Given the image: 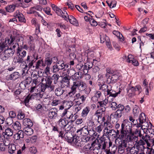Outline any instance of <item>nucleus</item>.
Masks as SVG:
<instances>
[{"instance_id": "obj_54", "label": "nucleus", "mask_w": 154, "mask_h": 154, "mask_svg": "<svg viewBox=\"0 0 154 154\" xmlns=\"http://www.w3.org/2000/svg\"><path fill=\"white\" fill-rule=\"evenodd\" d=\"M60 103L61 101L60 100L54 99L51 103V105L52 106H56L60 104Z\"/></svg>"}, {"instance_id": "obj_17", "label": "nucleus", "mask_w": 154, "mask_h": 154, "mask_svg": "<svg viewBox=\"0 0 154 154\" xmlns=\"http://www.w3.org/2000/svg\"><path fill=\"white\" fill-rule=\"evenodd\" d=\"M27 80H28V81L27 80H24L21 82L19 86L21 89H25L31 82V80L30 77H28L27 79Z\"/></svg>"}, {"instance_id": "obj_2", "label": "nucleus", "mask_w": 154, "mask_h": 154, "mask_svg": "<svg viewBox=\"0 0 154 154\" xmlns=\"http://www.w3.org/2000/svg\"><path fill=\"white\" fill-rule=\"evenodd\" d=\"M97 143H96V140L91 143V146H92V147L93 148V150L95 151L96 152L98 153V152H97L96 151L97 150L99 151V150L101 149H101L105 150L106 154H112L115 153V149L116 148L114 146L112 147L113 149H114V150L111 152L110 151V149H109V150L105 149L106 145L108 144V142L106 141V140L104 138H100L97 140Z\"/></svg>"}, {"instance_id": "obj_46", "label": "nucleus", "mask_w": 154, "mask_h": 154, "mask_svg": "<svg viewBox=\"0 0 154 154\" xmlns=\"http://www.w3.org/2000/svg\"><path fill=\"white\" fill-rule=\"evenodd\" d=\"M58 64H59V62H57L56 64L53 66L52 71L53 73L58 72L60 70L58 66Z\"/></svg>"}, {"instance_id": "obj_26", "label": "nucleus", "mask_w": 154, "mask_h": 154, "mask_svg": "<svg viewBox=\"0 0 154 154\" xmlns=\"http://www.w3.org/2000/svg\"><path fill=\"white\" fill-rule=\"evenodd\" d=\"M75 115V113L74 115L72 113L69 112V113L68 114V115H66V118L69 120L70 122H73L76 119V116H74V115Z\"/></svg>"}, {"instance_id": "obj_18", "label": "nucleus", "mask_w": 154, "mask_h": 154, "mask_svg": "<svg viewBox=\"0 0 154 154\" xmlns=\"http://www.w3.org/2000/svg\"><path fill=\"white\" fill-rule=\"evenodd\" d=\"M22 48L18 47L17 51V54L21 57L23 59L25 57L26 54V52L25 50H22Z\"/></svg>"}, {"instance_id": "obj_62", "label": "nucleus", "mask_w": 154, "mask_h": 154, "mask_svg": "<svg viewBox=\"0 0 154 154\" xmlns=\"http://www.w3.org/2000/svg\"><path fill=\"white\" fill-rule=\"evenodd\" d=\"M92 146H91V144H88L85 145L84 147V149L86 151H88L89 150H92L93 149L92 147Z\"/></svg>"}, {"instance_id": "obj_43", "label": "nucleus", "mask_w": 154, "mask_h": 154, "mask_svg": "<svg viewBox=\"0 0 154 154\" xmlns=\"http://www.w3.org/2000/svg\"><path fill=\"white\" fill-rule=\"evenodd\" d=\"M146 117L144 113H141L140 114L138 118L139 122H141V123H143V122L146 121Z\"/></svg>"}, {"instance_id": "obj_30", "label": "nucleus", "mask_w": 154, "mask_h": 154, "mask_svg": "<svg viewBox=\"0 0 154 154\" xmlns=\"http://www.w3.org/2000/svg\"><path fill=\"white\" fill-rule=\"evenodd\" d=\"M68 20H69L70 23L73 25L77 26L78 24L77 20L72 15H70L69 16H68Z\"/></svg>"}, {"instance_id": "obj_44", "label": "nucleus", "mask_w": 154, "mask_h": 154, "mask_svg": "<svg viewBox=\"0 0 154 154\" xmlns=\"http://www.w3.org/2000/svg\"><path fill=\"white\" fill-rule=\"evenodd\" d=\"M113 33L118 37H119L121 41H124V37L119 32L117 31L114 30L113 31Z\"/></svg>"}, {"instance_id": "obj_7", "label": "nucleus", "mask_w": 154, "mask_h": 154, "mask_svg": "<svg viewBox=\"0 0 154 154\" xmlns=\"http://www.w3.org/2000/svg\"><path fill=\"white\" fill-rule=\"evenodd\" d=\"M72 86L76 90L77 88L80 91H84L85 94H88L89 92L87 91V85L86 83L83 81L79 80H73Z\"/></svg>"}, {"instance_id": "obj_63", "label": "nucleus", "mask_w": 154, "mask_h": 154, "mask_svg": "<svg viewBox=\"0 0 154 154\" xmlns=\"http://www.w3.org/2000/svg\"><path fill=\"white\" fill-rule=\"evenodd\" d=\"M8 45L7 43H6L5 42H1L0 43V50L3 51L4 48L7 47Z\"/></svg>"}, {"instance_id": "obj_20", "label": "nucleus", "mask_w": 154, "mask_h": 154, "mask_svg": "<svg viewBox=\"0 0 154 154\" xmlns=\"http://www.w3.org/2000/svg\"><path fill=\"white\" fill-rule=\"evenodd\" d=\"M90 111V108L89 106H87L83 108L81 113V116L85 118L88 115Z\"/></svg>"}, {"instance_id": "obj_35", "label": "nucleus", "mask_w": 154, "mask_h": 154, "mask_svg": "<svg viewBox=\"0 0 154 154\" xmlns=\"http://www.w3.org/2000/svg\"><path fill=\"white\" fill-rule=\"evenodd\" d=\"M30 127H26L24 128L25 134L27 135H31L33 133V130Z\"/></svg>"}, {"instance_id": "obj_13", "label": "nucleus", "mask_w": 154, "mask_h": 154, "mask_svg": "<svg viewBox=\"0 0 154 154\" xmlns=\"http://www.w3.org/2000/svg\"><path fill=\"white\" fill-rule=\"evenodd\" d=\"M71 144L76 147L81 146L84 145V144L82 141L81 138L78 136L75 137H74Z\"/></svg>"}, {"instance_id": "obj_52", "label": "nucleus", "mask_w": 154, "mask_h": 154, "mask_svg": "<svg viewBox=\"0 0 154 154\" xmlns=\"http://www.w3.org/2000/svg\"><path fill=\"white\" fill-rule=\"evenodd\" d=\"M93 66V64L92 62H88L85 63V67L87 70L89 69L92 67Z\"/></svg>"}, {"instance_id": "obj_61", "label": "nucleus", "mask_w": 154, "mask_h": 154, "mask_svg": "<svg viewBox=\"0 0 154 154\" xmlns=\"http://www.w3.org/2000/svg\"><path fill=\"white\" fill-rule=\"evenodd\" d=\"M32 87H31L30 88V92L31 93H33L35 94H37V91L36 89V86L35 85H33Z\"/></svg>"}, {"instance_id": "obj_37", "label": "nucleus", "mask_w": 154, "mask_h": 154, "mask_svg": "<svg viewBox=\"0 0 154 154\" xmlns=\"http://www.w3.org/2000/svg\"><path fill=\"white\" fill-rule=\"evenodd\" d=\"M141 123L142 124L143 128L144 129H147V130L152 126V124L150 122L148 123L146 122V121L143 122V123Z\"/></svg>"}, {"instance_id": "obj_29", "label": "nucleus", "mask_w": 154, "mask_h": 154, "mask_svg": "<svg viewBox=\"0 0 154 154\" xmlns=\"http://www.w3.org/2000/svg\"><path fill=\"white\" fill-rule=\"evenodd\" d=\"M20 76V74L19 72H15L10 75L9 79L11 80H15L18 78Z\"/></svg>"}, {"instance_id": "obj_15", "label": "nucleus", "mask_w": 154, "mask_h": 154, "mask_svg": "<svg viewBox=\"0 0 154 154\" xmlns=\"http://www.w3.org/2000/svg\"><path fill=\"white\" fill-rule=\"evenodd\" d=\"M108 102V100L105 99L104 100L98 102L97 106L99 109L102 110V111H105L106 106Z\"/></svg>"}, {"instance_id": "obj_53", "label": "nucleus", "mask_w": 154, "mask_h": 154, "mask_svg": "<svg viewBox=\"0 0 154 154\" xmlns=\"http://www.w3.org/2000/svg\"><path fill=\"white\" fill-rule=\"evenodd\" d=\"M45 63L47 65V66H49L51 65L52 62V60L51 58L50 57H47L45 59Z\"/></svg>"}, {"instance_id": "obj_23", "label": "nucleus", "mask_w": 154, "mask_h": 154, "mask_svg": "<svg viewBox=\"0 0 154 154\" xmlns=\"http://www.w3.org/2000/svg\"><path fill=\"white\" fill-rule=\"evenodd\" d=\"M105 111H102V110L100 109L97 110L95 112L94 115L97 117L98 118V122H100V119L103 117V114H104V112Z\"/></svg>"}, {"instance_id": "obj_8", "label": "nucleus", "mask_w": 154, "mask_h": 154, "mask_svg": "<svg viewBox=\"0 0 154 154\" xmlns=\"http://www.w3.org/2000/svg\"><path fill=\"white\" fill-rule=\"evenodd\" d=\"M87 97L86 94H81L80 93H78L75 94L73 100L76 105H79L85 101Z\"/></svg>"}, {"instance_id": "obj_11", "label": "nucleus", "mask_w": 154, "mask_h": 154, "mask_svg": "<svg viewBox=\"0 0 154 154\" xmlns=\"http://www.w3.org/2000/svg\"><path fill=\"white\" fill-rule=\"evenodd\" d=\"M137 137V140L136 141H134L136 142L135 144V146L140 152H143L146 149V147L145 146L146 143L143 140L141 139L137 141L138 137Z\"/></svg>"}, {"instance_id": "obj_38", "label": "nucleus", "mask_w": 154, "mask_h": 154, "mask_svg": "<svg viewBox=\"0 0 154 154\" xmlns=\"http://www.w3.org/2000/svg\"><path fill=\"white\" fill-rule=\"evenodd\" d=\"M13 128L15 130H20L21 128V125L18 122H16L12 125Z\"/></svg>"}, {"instance_id": "obj_34", "label": "nucleus", "mask_w": 154, "mask_h": 154, "mask_svg": "<svg viewBox=\"0 0 154 154\" xmlns=\"http://www.w3.org/2000/svg\"><path fill=\"white\" fill-rule=\"evenodd\" d=\"M60 76L58 74H54L52 76L51 78V80H52L53 82V85H57L58 82V80Z\"/></svg>"}, {"instance_id": "obj_31", "label": "nucleus", "mask_w": 154, "mask_h": 154, "mask_svg": "<svg viewBox=\"0 0 154 154\" xmlns=\"http://www.w3.org/2000/svg\"><path fill=\"white\" fill-rule=\"evenodd\" d=\"M89 128L88 126H85L81 129H79L78 132H81L83 135H88V131Z\"/></svg>"}, {"instance_id": "obj_56", "label": "nucleus", "mask_w": 154, "mask_h": 154, "mask_svg": "<svg viewBox=\"0 0 154 154\" xmlns=\"http://www.w3.org/2000/svg\"><path fill=\"white\" fill-rule=\"evenodd\" d=\"M72 128V125H69L68 123L67 124H66V125L63 128V130L67 132L71 130Z\"/></svg>"}, {"instance_id": "obj_16", "label": "nucleus", "mask_w": 154, "mask_h": 154, "mask_svg": "<svg viewBox=\"0 0 154 154\" xmlns=\"http://www.w3.org/2000/svg\"><path fill=\"white\" fill-rule=\"evenodd\" d=\"M29 48L28 51L30 54H32V56L34 58H35L36 55V50L35 49V47L34 43H30L28 44Z\"/></svg>"}, {"instance_id": "obj_6", "label": "nucleus", "mask_w": 154, "mask_h": 154, "mask_svg": "<svg viewBox=\"0 0 154 154\" xmlns=\"http://www.w3.org/2000/svg\"><path fill=\"white\" fill-rule=\"evenodd\" d=\"M112 88L110 85H108L103 84L100 87V90L105 96L109 95V97H115L119 94H120V91H119L118 92H116L115 91L112 89Z\"/></svg>"}, {"instance_id": "obj_42", "label": "nucleus", "mask_w": 154, "mask_h": 154, "mask_svg": "<svg viewBox=\"0 0 154 154\" xmlns=\"http://www.w3.org/2000/svg\"><path fill=\"white\" fill-rule=\"evenodd\" d=\"M64 91L62 90L61 88L59 87L57 88L55 90V93L56 95L57 96H60L62 95Z\"/></svg>"}, {"instance_id": "obj_22", "label": "nucleus", "mask_w": 154, "mask_h": 154, "mask_svg": "<svg viewBox=\"0 0 154 154\" xmlns=\"http://www.w3.org/2000/svg\"><path fill=\"white\" fill-rule=\"evenodd\" d=\"M77 91L76 90L75 88L72 85H71V91L67 95V96H68L71 98H72L74 99V97L75 95V93Z\"/></svg>"}, {"instance_id": "obj_48", "label": "nucleus", "mask_w": 154, "mask_h": 154, "mask_svg": "<svg viewBox=\"0 0 154 154\" xmlns=\"http://www.w3.org/2000/svg\"><path fill=\"white\" fill-rule=\"evenodd\" d=\"M135 118H134H134H133L132 116H130L129 117V120L131 122H130L127 120L130 124H131V127L132 126V125H136V124L137 123V120H135Z\"/></svg>"}, {"instance_id": "obj_9", "label": "nucleus", "mask_w": 154, "mask_h": 154, "mask_svg": "<svg viewBox=\"0 0 154 154\" xmlns=\"http://www.w3.org/2000/svg\"><path fill=\"white\" fill-rule=\"evenodd\" d=\"M59 137H60L62 139H65L69 143H71L74 137L70 132H67L64 133L63 131L59 132Z\"/></svg>"}, {"instance_id": "obj_40", "label": "nucleus", "mask_w": 154, "mask_h": 154, "mask_svg": "<svg viewBox=\"0 0 154 154\" xmlns=\"http://www.w3.org/2000/svg\"><path fill=\"white\" fill-rule=\"evenodd\" d=\"M100 42L102 43H103L105 41L106 42H108V41H109V37L107 36V35H100Z\"/></svg>"}, {"instance_id": "obj_28", "label": "nucleus", "mask_w": 154, "mask_h": 154, "mask_svg": "<svg viewBox=\"0 0 154 154\" xmlns=\"http://www.w3.org/2000/svg\"><path fill=\"white\" fill-rule=\"evenodd\" d=\"M16 150V145L13 143H11L8 146V152L10 154H13Z\"/></svg>"}, {"instance_id": "obj_55", "label": "nucleus", "mask_w": 154, "mask_h": 154, "mask_svg": "<svg viewBox=\"0 0 154 154\" xmlns=\"http://www.w3.org/2000/svg\"><path fill=\"white\" fill-rule=\"evenodd\" d=\"M28 66V64H26L25 65V66L23 68V69L22 70V75L23 77L26 75V72H27L29 70V69L31 67L27 68V67L26 66Z\"/></svg>"}, {"instance_id": "obj_57", "label": "nucleus", "mask_w": 154, "mask_h": 154, "mask_svg": "<svg viewBox=\"0 0 154 154\" xmlns=\"http://www.w3.org/2000/svg\"><path fill=\"white\" fill-rule=\"evenodd\" d=\"M118 106L116 103L115 102L112 101L110 104V107L112 110H115L117 109Z\"/></svg>"}, {"instance_id": "obj_64", "label": "nucleus", "mask_w": 154, "mask_h": 154, "mask_svg": "<svg viewBox=\"0 0 154 154\" xmlns=\"http://www.w3.org/2000/svg\"><path fill=\"white\" fill-rule=\"evenodd\" d=\"M5 121L7 124L9 125H11L13 122V118L10 117H8Z\"/></svg>"}, {"instance_id": "obj_1", "label": "nucleus", "mask_w": 154, "mask_h": 154, "mask_svg": "<svg viewBox=\"0 0 154 154\" xmlns=\"http://www.w3.org/2000/svg\"><path fill=\"white\" fill-rule=\"evenodd\" d=\"M121 127L120 131L117 130L113 134V136L114 138H119L120 140L134 135L131 129V124L127 120H124L121 124Z\"/></svg>"}, {"instance_id": "obj_60", "label": "nucleus", "mask_w": 154, "mask_h": 154, "mask_svg": "<svg viewBox=\"0 0 154 154\" xmlns=\"http://www.w3.org/2000/svg\"><path fill=\"white\" fill-rule=\"evenodd\" d=\"M61 14L62 15H61V16L64 18L65 20L68 21V16H68L67 12L66 11H64L63 12L62 11L61 13Z\"/></svg>"}, {"instance_id": "obj_10", "label": "nucleus", "mask_w": 154, "mask_h": 154, "mask_svg": "<svg viewBox=\"0 0 154 154\" xmlns=\"http://www.w3.org/2000/svg\"><path fill=\"white\" fill-rule=\"evenodd\" d=\"M43 78L42 77L39 76L38 75L33 74L32 73L31 75V78H30V79L31 81L32 80L33 85L36 86L42 83Z\"/></svg>"}, {"instance_id": "obj_50", "label": "nucleus", "mask_w": 154, "mask_h": 154, "mask_svg": "<svg viewBox=\"0 0 154 154\" xmlns=\"http://www.w3.org/2000/svg\"><path fill=\"white\" fill-rule=\"evenodd\" d=\"M141 139L143 140L145 143H148V141L150 140V137L149 135L146 134L144 136H142Z\"/></svg>"}, {"instance_id": "obj_5", "label": "nucleus", "mask_w": 154, "mask_h": 154, "mask_svg": "<svg viewBox=\"0 0 154 154\" xmlns=\"http://www.w3.org/2000/svg\"><path fill=\"white\" fill-rule=\"evenodd\" d=\"M119 142V145L118 146V152L120 153H123L127 147V142H132L133 141H136L137 140V137L134 135L120 140Z\"/></svg>"}, {"instance_id": "obj_27", "label": "nucleus", "mask_w": 154, "mask_h": 154, "mask_svg": "<svg viewBox=\"0 0 154 154\" xmlns=\"http://www.w3.org/2000/svg\"><path fill=\"white\" fill-rule=\"evenodd\" d=\"M67 105H68L69 106L68 107V109H64V110L61 115L62 117H63L65 116H66V115H68V114L69 112L67 110V109L70 108L73 105L72 102L71 101H68L67 102Z\"/></svg>"}, {"instance_id": "obj_21", "label": "nucleus", "mask_w": 154, "mask_h": 154, "mask_svg": "<svg viewBox=\"0 0 154 154\" xmlns=\"http://www.w3.org/2000/svg\"><path fill=\"white\" fill-rule=\"evenodd\" d=\"M31 57L29 55H28L26 59L25 60V64H28V66H26L27 68L32 67L33 66L34 62V60H32L30 59V57Z\"/></svg>"}, {"instance_id": "obj_47", "label": "nucleus", "mask_w": 154, "mask_h": 154, "mask_svg": "<svg viewBox=\"0 0 154 154\" xmlns=\"http://www.w3.org/2000/svg\"><path fill=\"white\" fill-rule=\"evenodd\" d=\"M134 118H136L139 113V109L137 107H134L133 110Z\"/></svg>"}, {"instance_id": "obj_45", "label": "nucleus", "mask_w": 154, "mask_h": 154, "mask_svg": "<svg viewBox=\"0 0 154 154\" xmlns=\"http://www.w3.org/2000/svg\"><path fill=\"white\" fill-rule=\"evenodd\" d=\"M7 11L9 12H13L15 8V6L14 5H8L5 8Z\"/></svg>"}, {"instance_id": "obj_25", "label": "nucleus", "mask_w": 154, "mask_h": 154, "mask_svg": "<svg viewBox=\"0 0 154 154\" xmlns=\"http://www.w3.org/2000/svg\"><path fill=\"white\" fill-rule=\"evenodd\" d=\"M15 52V50L14 49H12L11 47L10 48H8L5 49L4 53H5L7 55H9L10 57L12 56L14 54Z\"/></svg>"}, {"instance_id": "obj_33", "label": "nucleus", "mask_w": 154, "mask_h": 154, "mask_svg": "<svg viewBox=\"0 0 154 154\" xmlns=\"http://www.w3.org/2000/svg\"><path fill=\"white\" fill-rule=\"evenodd\" d=\"M58 123L60 127L63 128L66 125V124L68 123V122L65 119L61 118L58 121Z\"/></svg>"}, {"instance_id": "obj_41", "label": "nucleus", "mask_w": 154, "mask_h": 154, "mask_svg": "<svg viewBox=\"0 0 154 154\" xmlns=\"http://www.w3.org/2000/svg\"><path fill=\"white\" fill-rule=\"evenodd\" d=\"M14 39L15 38L11 36H10V38H6L5 42L6 43H7L8 45L10 46L14 43L13 42Z\"/></svg>"}, {"instance_id": "obj_14", "label": "nucleus", "mask_w": 154, "mask_h": 154, "mask_svg": "<svg viewBox=\"0 0 154 154\" xmlns=\"http://www.w3.org/2000/svg\"><path fill=\"white\" fill-rule=\"evenodd\" d=\"M70 78L69 75H66L63 79L61 82V88H67L69 87L70 85L69 80Z\"/></svg>"}, {"instance_id": "obj_59", "label": "nucleus", "mask_w": 154, "mask_h": 154, "mask_svg": "<svg viewBox=\"0 0 154 154\" xmlns=\"http://www.w3.org/2000/svg\"><path fill=\"white\" fill-rule=\"evenodd\" d=\"M82 141L83 142V143L84 144V143L87 142L89 141L90 139V137L87 136L85 135L83 136L81 138Z\"/></svg>"}, {"instance_id": "obj_3", "label": "nucleus", "mask_w": 154, "mask_h": 154, "mask_svg": "<svg viewBox=\"0 0 154 154\" xmlns=\"http://www.w3.org/2000/svg\"><path fill=\"white\" fill-rule=\"evenodd\" d=\"M106 71L105 76L107 79V83H114L120 79L121 74L119 71L114 70L109 68H107Z\"/></svg>"}, {"instance_id": "obj_12", "label": "nucleus", "mask_w": 154, "mask_h": 154, "mask_svg": "<svg viewBox=\"0 0 154 154\" xmlns=\"http://www.w3.org/2000/svg\"><path fill=\"white\" fill-rule=\"evenodd\" d=\"M57 109L56 108H53L48 111V118L51 119H56L57 116Z\"/></svg>"}, {"instance_id": "obj_49", "label": "nucleus", "mask_w": 154, "mask_h": 154, "mask_svg": "<svg viewBox=\"0 0 154 154\" xmlns=\"http://www.w3.org/2000/svg\"><path fill=\"white\" fill-rule=\"evenodd\" d=\"M140 152L135 146L132 147L130 150L131 154H137Z\"/></svg>"}, {"instance_id": "obj_36", "label": "nucleus", "mask_w": 154, "mask_h": 154, "mask_svg": "<svg viewBox=\"0 0 154 154\" xmlns=\"http://www.w3.org/2000/svg\"><path fill=\"white\" fill-rule=\"evenodd\" d=\"M3 133H5V135L11 137L13 135V131L10 128H7L5 129V132Z\"/></svg>"}, {"instance_id": "obj_58", "label": "nucleus", "mask_w": 154, "mask_h": 154, "mask_svg": "<svg viewBox=\"0 0 154 154\" xmlns=\"http://www.w3.org/2000/svg\"><path fill=\"white\" fill-rule=\"evenodd\" d=\"M75 73V71L73 69H68L67 71V74L69 76H72L73 77Z\"/></svg>"}, {"instance_id": "obj_4", "label": "nucleus", "mask_w": 154, "mask_h": 154, "mask_svg": "<svg viewBox=\"0 0 154 154\" xmlns=\"http://www.w3.org/2000/svg\"><path fill=\"white\" fill-rule=\"evenodd\" d=\"M52 81L51 77L48 76L45 78H43L41 85V91L42 92L48 91L51 92L54 90L56 85L52 84Z\"/></svg>"}, {"instance_id": "obj_19", "label": "nucleus", "mask_w": 154, "mask_h": 154, "mask_svg": "<svg viewBox=\"0 0 154 154\" xmlns=\"http://www.w3.org/2000/svg\"><path fill=\"white\" fill-rule=\"evenodd\" d=\"M24 135V133L22 130H19L14 135V138L15 140H18L20 138H23Z\"/></svg>"}, {"instance_id": "obj_51", "label": "nucleus", "mask_w": 154, "mask_h": 154, "mask_svg": "<svg viewBox=\"0 0 154 154\" xmlns=\"http://www.w3.org/2000/svg\"><path fill=\"white\" fill-rule=\"evenodd\" d=\"M17 117L18 119H22L25 118V115L21 111H19L18 112Z\"/></svg>"}, {"instance_id": "obj_24", "label": "nucleus", "mask_w": 154, "mask_h": 154, "mask_svg": "<svg viewBox=\"0 0 154 154\" xmlns=\"http://www.w3.org/2000/svg\"><path fill=\"white\" fill-rule=\"evenodd\" d=\"M23 124L26 127H31L33 125V123L31 120L27 118L23 119Z\"/></svg>"}, {"instance_id": "obj_39", "label": "nucleus", "mask_w": 154, "mask_h": 154, "mask_svg": "<svg viewBox=\"0 0 154 154\" xmlns=\"http://www.w3.org/2000/svg\"><path fill=\"white\" fill-rule=\"evenodd\" d=\"M82 76V74L81 72H75L73 76L74 79L73 80H79L81 79Z\"/></svg>"}, {"instance_id": "obj_32", "label": "nucleus", "mask_w": 154, "mask_h": 154, "mask_svg": "<svg viewBox=\"0 0 154 154\" xmlns=\"http://www.w3.org/2000/svg\"><path fill=\"white\" fill-rule=\"evenodd\" d=\"M13 62L15 64H20L23 62V59L17 54V56L14 58Z\"/></svg>"}]
</instances>
